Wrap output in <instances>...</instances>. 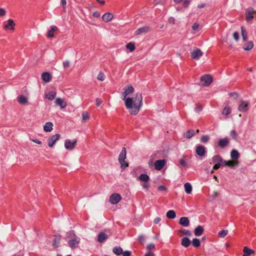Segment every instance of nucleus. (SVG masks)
Segmentation results:
<instances>
[{
    "label": "nucleus",
    "instance_id": "obj_61",
    "mask_svg": "<svg viewBox=\"0 0 256 256\" xmlns=\"http://www.w3.org/2000/svg\"><path fill=\"white\" fill-rule=\"evenodd\" d=\"M122 256H130L131 252L128 250H126L122 252Z\"/></svg>",
    "mask_w": 256,
    "mask_h": 256
},
{
    "label": "nucleus",
    "instance_id": "obj_31",
    "mask_svg": "<svg viewBox=\"0 0 256 256\" xmlns=\"http://www.w3.org/2000/svg\"><path fill=\"white\" fill-rule=\"evenodd\" d=\"M184 190L186 194H190L192 192V186L189 182H186L184 185Z\"/></svg>",
    "mask_w": 256,
    "mask_h": 256
},
{
    "label": "nucleus",
    "instance_id": "obj_29",
    "mask_svg": "<svg viewBox=\"0 0 256 256\" xmlns=\"http://www.w3.org/2000/svg\"><path fill=\"white\" fill-rule=\"evenodd\" d=\"M254 46L253 42L252 41H249L248 42H246L244 46V49L245 50L248 51L250 50Z\"/></svg>",
    "mask_w": 256,
    "mask_h": 256
},
{
    "label": "nucleus",
    "instance_id": "obj_60",
    "mask_svg": "<svg viewBox=\"0 0 256 256\" xmlns=\"http://www.w3.org/2000/svg\"><path fill=\"white\" fill-rule=\"evenodd\" d=\"M230 135L234 138H236L237 136V134L236 130H232L230 132Z\"/></svg>",
    "mask_w": 256,
    "mask_h": 256
},
{
    "label": "nucleus",
    "instance_id": "obj_48",
    "mask_svg": "<svg viewBox=\"0 0 256 256\" xmlns=\"http://www.w3.org/2000/svg\"><path fill=\"white\" fill-rule=\"evenodd\" d=\"M60 4L62 7L63 11L64 12H65L66 11V0H61Z\"/></svg>",
    "mask_w": 256,
    "mask_h": 256
},
{
    "label": "nucleus",
    "instance_id": "obj_42",
    "mask_svg": "<svg viewBox=\"0 0 256 256\" xmlns=\"http://www.w3.org/2000/svg\"><path fill=\"white\" fill-rule=\"evenodd\" d=\"M76 236H77L75 234L74 230H70L66 233V237L70 239Z\"/></svg>",
    "mask_w": 256,
    "mask_h": 256
},
{
    "label": "nucleus",
    "instance_id": "obj_56",
    "mask_svg": "<svg viewBox=\"0 0 256 256\" xmlns=\"http://www.w3.org/2000/svg\"><path fill=\"white\" fill-rule=\"evenodd\" d=\"M233 38L236 42L238 40H239V34L237 32H235L233 34Z\"/></svg>",
    "mask_w": 256,
    "mask_h": 256
},
{
    "label": "nucleus",
    "instance_id": "obj_43",
    "mask_svg": "<svg viewBox=\"0 0 256 256\" xmlns=\"http://www.w3.org/2000/svg\"><path fill=\"white\" fill-rule=\"evenodd\" d=\"M228 234V230H222L218 232V236L220 238H224Z\"/></svg>",
    "mask_w": 256,
    "mask_h": 256
},
{
    "label": "nucleus",
    "instance_id": "obj_32",
    "mask_svg": "<svg viewBox=\"0 0 256 256\" xmlns=\"http://www.w3.org/2000/svg\"><path fill=\"white\" fill-rule=\"evenodd\" d=\"M241 33L243 41H246L248 39V32L243 26H241Z\"/></svg>",
    "mask_w": 256,
    "mask_h": 256
},
{
    "label": "nucleus",
    "instance_id": "obj_22",
    "mask_svg": "<svg viewBox=\"0 0 256 256\" xmlns=\"http://www.w3.org/2000/svg\"><path fill=\"white\" fill-rule=\"evenodd\" d=\"M46 98L50 100H53L56 96V92L54 90H51L45 94Z\"/></svg>",
    "mask_w": 256,
    "mask_h": 256
},
{
    "label": "nucleus",
    "instance_id": "obj_38",
    "mask_svg": "<svg viewBox=\"0 0 256 256\" xmlns=\"http://www.w3.org/2000/svg\"><path fill=\"white\" fill-rule=\"evenodd\" d=\"M191 244L194 248H198L200 246V242L198 238H194L191 241Z\"/></svg>",
    "mask_w": 256,
    "mask_h": 256
},
{
    "label": "nucleus",
    "instance_id": "obj_26",
    "mask_svg": "<svg viewBox=\"0 0 256 256\" xmlns=\"http://www.w3.org/2000/svg\"><path fill=\"white\" fill-rule=\"evenodd\" d=\"M244 254L242 256H248L251 254L254 253V250L248 248L246 246H244L243 250Z\"/></svg>",
    "mask_w": 256,
    "mask_h": 256
},
{
    "label": "nucleus",
    "instance_id": "obj_20",
    "mask_svg": "<svg viewBox=\"0 0 256 256\" xmlns=\"http://www.w3.org/2000/svg\"><path fill=\"white\" fill-rule=\"evenodd\" d=\"M113 18V15L112 13L107 12L103 14L102 19L105 22H108L110 21Z\"/></svg>",
    "mask_w": 256,
    "mask_h": 256
},
{
    "label": "nucleus",
    "instance_id": "obj_39",
    "mask_svg": "<svg viewBox=\"0 0 256 256\" xmlns=\"http://www.w3.org/2000/svg\"><path fill=\"white\" fill-rule=\"evenodd\" d=\"M184 136L187 138H190L195 135L194 130H188L185 134Z\"/></svg>",
    "mask_w": 256,
    "mask_h": 256
},
{
    "label": "nucleus",
    "instance_id": "obj_35",
    "mask_svg": "<svg viewBox=\"0 0 256 256\" xmlns=\"http://www.w3.org/2000/svg\"><path fill=\"white\" fill-rule=\"evenodd\" d=\"M112 252L116 255H120L122 254L123 250L120 246H115L112 249Z\"/></svg>",
    "mask_w": 256,
    "mask_h": 256
},
{
    "label": "nucleus",
    "instance_id": "obj_25",
    "mask_svg": "<svg viewBox=\"0 0 256 256\" xmlns=\"http://www.w3.org/2000/svg\"><path fill=\"white\" fill-rule=\"evenodd\" d=\"M53 129V124L51 122H47L44 126V130L46 132H50Z\"/></svg>",
    "mask_w": 256,
    "mask_h": 256
},
{
    "label": "nucleus",
    "instance_id": "obj_40",
    "mask_svg": "<svg viewBox=\"0 0 256 256\" xmlns=\"http://www.w3.org/2000/svg\"><path fill=\"white\" fill-rule=\"evenodd\" d=\"M18 101L22 104H24L28 102L27 98L24 96H20L18 98Z\"/></svg>",
    "mask_w": 256,
    "mask_h": 256
},
{
    "label": "nucleus",
    "instance_id": "obj_14",
    "mask_svg": "<svg viewBox=\"0 0 256 256\" xmlns=\"http://www.w3.org/2000/svg\"><path fill=\"white\" fill-rule=\"evenodd\" d=\"M238 162H232L231 160L226 161L222 159V162H220L221 166H229L231 168H233L234 165H238Z\"/></svg>",
    "mask_w": 256,
    "mask_h": 256
},
{
    "label": "nucleus",
    "instance_id": "obj_46",
    "mask_svg": "<svg viewBox=\"0 0 256 256\" xmlns=\"http://www.w3.org/2000/svg\"><path fill=\"white\" fill-rule=\"evenodd\" d=\"M180 232L182 233L184 235H186L188 236H190L192 235L191 232L187 230L182 229L180 230Z\"/></svg>",
    "mask_w": 256,
    "mask_h": 256
},
{
    "label": "nucleus",
    "instance_id": "obj_11",
    "mask_svg": "<svg viewBox=\"0 0 256 256\" xmlns=\"http://www.w3.org/2000/svg\"><path fill=\"white\" fill-rule=\"evenodd\" d=\"M150 30V28L148 26H144L143 27L140 28L135 31L134 35L138 36L144 34H146Z\"/></svg>",
    "mask_w": 256,
    "mask_h": 256
},
{
    "label": "nucleus",
    "instance_id": "obj_27",
    "mask_svg": "<svg viewBox=\"0 0 256 256\" xmlns=\"http://www.w3.org/2000/svg\"><path fill=\"white\" fill-rule=\"evenodd\" d=\"M57 30L56 26H51L50 30L48 32L47 36L48 38H52L54 36V32Z\"/></svg>",
    "mask_w": 256,
    "mask_h": 256
},
{
    "label": "nucleus",
    "instance_id": "obj_33",
    "mask_svg": "<svg viewBox=\"0 0 256 256\" xmlns=\"http://www.w3.org/2000/svg\"><path fill=\"white\" fill-rule=\"evenodd\" d=\"M232 110L230 106H226L222 110V114L225 116H228L231 113Z\"/></svg>",
    "mask_w": 256,
    "mask_h": 256
},
{
    "label": "nucleus",
    "instance_id": "obj_57",
    "mask_svg": "<svg viewBox=\"0 0 256 256\" xmlns=\"http://www.w3.org/2000/svg\"><path fill=\"white\" fill-rule=\"evenodd\" d=\"M190 2V0H184L182 6L184 8H187Z\"/></svg>",
    "mask_w": 256,
    "mask_h": 256
},
{
    "label": "nucleus",
    "instance_id": "obj_17",
    "mask_svg": "<svg viewBox=\"0 0 256 256\" xmlns=\"http://www.w3.org/2000/svg\"><path fill=\"white\" fill-rule=\"evenodd\" d=\"M15 23L12 19H8V23L4 26V28L6 30H14Z\"/></svg>",
    "mask_w": 256,
    "mask_h": 256
},
{
    "label": "nucleus",
    "instance_id": "obj_59",
    "mask_svg": "<svg viewBox=\"0 0 256 256\" xmlns=\"http://www.w3.org/2000/svg\"><path fill=\"white\" fill-rule=\"evenodd\" d=\"M180 164L182 166L185 167L186 166V162L185 160L183 158H181L180 160Z\"/></svg>",
    "mask_w": 256,
    "mask_h": 256
},
{
    "label": "nucleus",
    "instance_id": "obj_2",
    "mask_svg": "<svg viewBox=\"0 0 256 256\" xmlns=\"http://www.w3.org/2000/svg\"><path fill=\"white\" fill-rule=\"evenodd\" d=\"M126 152L124 147L122 148V150L118 156V161L120 164V168L122 170H124L128 166V164L125 161L126 158Z\"/></svg>",
    "mask_w": 256,
    "mask_h": 256
},
{
    "label": "nucleus",
    "instance_id": "obj_51",
    "mask_svg": "<svg viewBox=\"0 0 256 256\" xmlns=\"http://www.w3.org/2000/svg\"><path fill=\"white\" fill-rule=\"evenodd\" d=\"M154 248L155 245L152 243L149 244L146 246V249L148 250V252H150V250L154 249Z\"/></svg>",
    "mask_w": 256,
    "mask_h": 256
},
{
    "label": "nucleus",
    "instance_id": "obj_58",
    "mask_svg": "<svg viewBox=\"0 0 256 256\" xmlns=\"http://www.w3.org/2000/svg\"><path fill=\"white\" fill-rule=\"evenodd\" d=\"M63 66L64 68H68L70 66V62L68 60H66L63 62Z\"/></svg>",
    "mask_w": 256,
    "mask_h": 256
},
{
    "label": "nucleus",
    "instance_id": "obj_21",
    "mask_svg": "<svg viewBox=\"0 0 256 256\" xmlns=\"http://www.w3.org/2000/svg\"><path fill=\"white\" fill-rule=\"evenodd\" d=\"M191 244V241L188 237H184L181 240V244L184 248L188 247Z\"/></svg>",
    "mask_w": 256,
    "mask_h": 256
},
{
    "label": "nucleus",
    "instance_id": "obj_9",
    "mask_svg": "<svg viewBox=\"0 0 256 256\" xmlns=\"http://www.w3.org/2000/svg\"><path fill=\"white\" fill-rule=\"evenodd\" d=\"M76 142V140L72 141L70 140H66L64 142V147L68 150H72L74 148Z\"/></svg>",
    "mask_w": 256,
    "mask_h": 256
},
{
    "label": "nucleus",
    "instance_id": "obj_45",
    "mask_svg": "<svg viewBox=\"0 0 256 256\" xmlns=\"http://www.w3.org/2000/svg\"><path fill=\"white\" fill-rule=\"evenodd\" d=\"M210 139V137L208 135L202 136L201 137L200 141L203 143H206Z\"/></svg>",
    "mask_w": 256,
    "mask_h": 256
},
{
    "label": "nucleus",
    "instance_id": "obj_62",
    "mask_svg": "<svg viewBox=\"0 0 256 256\" xmlns=\"http://www.w3.org/2000/svg\"><path fill=\"white\" fill-rule=\"evenodd\" d=\"M198 26H199V24H198L194 23L192 26V29L194 30H196L198 28Z\"/></svg>",
    "mask_w": 256,
    "mask_h": 256
},
{
    "label": "nucleus",
    "instance_id": "obj_41",
    "mask_svg": "<svg viewBox=\"0 0 256 256\" xmlns=\"http://www.w3.org/2000/svg\"><path fill=\"white\" fill-rule=\"evenodd\" d=\"M126 48L127 49L129 50L130 52H133L135 48H136V47H135V46H134V44L133 43V42H130L129 43H128L126 45Z\"/></svg>",
    "mask_w": 256,
    "mask_h": 256
},
{
    "label": "nucleus",
    "instance_id": "obj_44",
    "mask_svg": "<svg viewBox=\"0 0 256 256\" xmlns=\"http://www.w3.org/2000/svg\"><path fill=\"white\" fill-rule=\"evenodd\" d=\"M104 78L105 76L104 74L102 72H100L97 76V79L100 81H103L104 80Z\"/></svg>",
    "mask_w": 256,
    "mask_h": 256
},
{
    "label": "nucleus",
    "instance_id": "obj_4",
    "mask_svg": "<svg viewBox=\"0 0 256 256\" xmlns=\"http://www.w3.org/2000/svg\"><path fill=\"white\" fill-rule=\"evenodd\" d=\"M212 82V78L210 74H204L200 78L202 85L204 86H209Z\"/></svg>",
    "mask_w": 256,
    "mask_h": 256
},
{
    "label": "nucleus",
    "instance_id": "obj_34",
    "mask_svg": "<svg viewBox=\"0 0 256 256\" xmlns=\"http://www.w3.org/2000/svg\"><path fill=\"white\" fill-rule=\"evenodd\" d=\"M138 178L140 180L144 182H148L150 180L149 176L146 174H140Z\"/></svg>",
    "mask_w": 256,
    "mask_h": 256
},
{
    "label": "nucleus",
    "instance_id": "obj_12",
    "mask_svg": "<svg viewBox=\"0 0 256 256\" xmlns=\"http://www.w3.org/2000/svg\"><path fill=\"white\" fill-rule=\"evenodd\" d=\"M166 162V160L164 159L156 160L154 164L155 168L156 170H162V168L164 166Z\"/></svg>",
    "mask_w": 256,
    "mask_h": 256
},
{
    "label": "nucleus",
    "instance_id": "obj_50",
    "mask_svg": "<svg viewBox=\"0 0 256 256\" xmlns=\"http://www.w3.org/2000/svg\"><path fill=\"white\" fill-rule=\"evenodd\" d=\"M166 0H154V5H157L158 4H163L165 2Z\"/></svg>",
    "mask_w": 256,
    "mask_h": 256
},
{
    "label": "nucleus",
    "instance_id": "obj_15",
    "mask_svg": "<svg viewBox=\"0 0 256 256\" xmlns=\"http://www.w3.org/2000/svg\"><path fill=\"white\" fill-rule=\"evenodd\" d=\"M55 104L56 106H60L61 109H64L67 106L66 102L60 98H58L56 100Z\"/></svg>",
    "mask_w": 256,
    "mask_h": 256
},
{
    "label": "nucleus",
    "instance_id": "obj_10",
    "mask_svg": "<svg viewBox=\"0 0 256 256\" xmlns=\"http://www.w3.org/2000/svg\"><path fill=\"white\" fill-rule=\"evenodd\" d=\"M80 238L78 236H76L74 238H73L70 239L68 241V244L70 248H76L78 246V244L80 243Z\"/></svg>",
    "mask_w": 256,
    "mask_h": 256
},
{
    "label": "nucleus",
    "instance_id": "obj_64",
    "mask_svg": "<svg viewBox=\"0 0 256 256\" xmlns=\"http://www.w3.org/2000/svg\"><path fill=\"white\" fill-rule=\"evenodd\" d=\"M221 166L220 164H216L213 166V170H216Z\"/></svg>",
    "mask_w": 256,
    "mask_h": 256
},
{
    "label": "nucleus",
    "instance_id": "obj_28",
    "mask_svg": "<svg viewBox=\"0 0 256 256\" xmlns=\"http://www.w3.org/2000/svg\"><path fill=\"white\" fill-rule=\"evenodd\" d=\"M240 155L238 151L236 150H232L230 152V157L233 160H237L239 158Z\"/></svg>",
    "mask_w": 256,
    "mask_h": 256
},
{
    "label": "nucleus",
    "instance_id": "obj_23",
    "mask_svg": "<svg viewBox=\"0 0 256 256\" xmlns=\"http://www.w3.org/2000/svg\"><path fill=\"white\" fill-rule=\"evenodd\" d=\"M42 78L44 82H48L50 80L52 76L49 72H44L42 74Z\"/></svg>",
    "mask_w": 256,
    "mask_h": 256
},
{
    "label": "nucleus",
    "instance_id": "obj_18",
    "mask_svg": "<svg viewBox=\"0 0 256 256\" xmlns=\"http://www.w3.org/2000/svg\"><path fill=\"white\" fill-rule=\"evenodd\" d=\"M179 224L184 227H188L190 225V220L188 217H182L179 220Z\"/></svg>",
    "mask_w": 256,
    "mask_h": 256
},
{
    "label": "nucleus",
    "instance_id": "obj_55",
    "mask_svg": "<svg viewBox=\"0 0 256 256\" xmlns=\"http://www.w3.org/2000/svg\"><path fill=\"white\" fill-rule=\"evenodd\" d=\"M229 95L231 97H232L234 99H236V100L237 99L238 96V93H236V92H230L229 94Z\"/></svg>",
    "mask_w": 256,
    "mask_h": 256
},
{
    "label": "nucleus",
    "instance_id": "obj_37",
    "mask_svg": "<svg viewBox=\"0 0 256 256\" xmlns=\"http://www.w3.org/2000/svg\"><path fill=\"white\" fill-rule=\"evenodd\" d=\"M166 217L170 219L174 218L176 217V212L173 210H168L166 214Z\"/></svg>",
    "mask_w": 256,
    "mask_h": 256
},
{
    "label": "nucleus",
    "instance_id": "obj_52",
    "mask_svg": "<svg viewBox=\"0 0 256 256\" xmlns=\"http://www.w3.org/2000/svg\"><path fill=\"white\" fill-rule=\"evenodd\" d=\"M138 240L140 243L143 244L144 242V237L142 235H140L138 237Z\"/></svg>",
    "mask_w": 256,
    "mask_h": 256
},
{
    "label": "nucleus",
    "instance_id": "obj_7",
    "mask_svg": "<svg viewBox=\"0 0 256 256\" xmlns=\"http://www.w3.org/2000/svg\"><path fill=\"white\" fill-rule=\"evenodd\" d=\"M60 138V134H56L50 137L48 140V146L50 148L53 147L56 142Z\"/></svg>",
    "mask_w": 256,
    "mask_h": 256
},
{
    "label": "nucleus",
    "instance_id": "obj_19",
    "mask_svg": "<svg viewBox=\"0 0 256 256\" xmlns=\"http://www.w3.org/2000/svg\"><path fill=\"white\" fill-rule=\"evenodd\" d=\"M108 238V236L106 234L100 232L98 235V241L100 243L103 242L107 240Z\"/></svg>",
    "mask_w": 256,
    "mask_h": 256
},
{
    "label": "nucleus",
    "instance_id": "obj_54",
    "mask_svg": "<svg viewBox=\"0 0 256 256\" xmlns=\"http://www.w3.org/2000/svg\"><path fill=\"white\" fill-rule=\"evenodd\" d=\"M141 185L144 189H148L150 186V184L148 182H144V183L142 184Z\"/></svg>",
    "mask_w": 256,
    "mask_h": 256
},
{
    "label": "nucleus",
    "instance_id": "obj_8",
    "mask_svg": "<svg viewBox=\"0 0 256 256\" xmlns=\"http://www.w3.org/2000/svg\"><path fill=\"white\" fill-rule=\"evenodd\" d=\"M202 55V52L200 49L194 48L191 53V57L194 60H198Z\"/></svg>",
    "mask_w": 256,
    "mask_h": 256
},
{
    "label": "nucleus",
    "instance_id": "obj_36",
    "mask_svg": "<svg viewBox=\"0 0 256 256\" xmlns=\"http://www.w3.org/2000/svg\"><path fill=\"white\" fill-rule=\"evenodd\" d=\"M222 158L219 155H215L212 158V161L213 163L216 164H220L222 162Z\"/></svg>",
    "mask_w": 256,
    "mask_h": 256
},
{
    "label": "nucleus",
    "instance_id": "obj_30",
    "mask_svg": "<svg viewBox=\"0 0 256 256\" xmlns=\"http://www.w3.org/2000/svg\"><path fill=\"white\" fill-rule=\"evenodd\" d=\"M60 236H55L53 242V246L54 248H58L60 246Z\"/></svg>",
    "mask_w": 256,
    "mask_h": 256
},
{
    "label": "nucleus",
    "instance_id": "obj_3",
    "mask_svg": "<svg viewBox=\"0 0 256 256\" xmlns=\"http://www.w3.org/2000/svg\"><path fill=\"white\" fill-rule=\"evenodd\" d=\"M250 104L248 101L240 100L238 106V110L241 112H247L249 109Z\"/></svg>",
    "mask_w": 256,
    "mask_h": 256
},
{
    "label": "nucleus",
    "instance_id": "obj_13",
    "mask_svg": "<svg viewBox=\"0 0 256 256\" xmlns=\"http://www.w3.org/2000/svg\"><path fill=\"white\" fill-rule=\"evenodd\" d=\"M196 154L201 156H204L206 153V148L201 145L196 146Z\"/></svg>",
    "mask_w": 256,
    "mask_h": 256
},
{
    "label": "nucleus",
    "instance_id": "obj_47",
    "mask_svg": "<svg viewBox=\"0 0 256 256\" xmlns=\"http://www.w3.org/2000/svg\"><path fill=\"white\" fill-rule=\"evenodd\" d=\"M202 108L201 105L196 104V106L194 108V110L196 112H200L202 110Z\"/></svg>",
    "mask_w": 256,
    "mask_h": 256
},
{
    "label": "nucleus",
    "instance_id": "obj_63",
    "mask_svg": "<svg viewBox=\"0 0 256 256\" xmlns=\"http://www.w3.org/2000/svg\"><path fill=\"white\" fill-rule=\"evenodd\" d=\"M100 12H95L92 14L93 16L95 18H98L100 16Z\"/></svg>",
    "mask_w": 256,
    "mask_h": 256
},
{
    "label": "nucleus",
    "instance_id": "obj_1",
    "mask_svg": "<svg viewBox=\"0 0 256 256\" xmlns=\"http://www.w3.org/2000/svg\"><path fill=\"white\" fill-rule=\"evenodd\" d=\"M134 91L132 86H128L124 88V91L122 94V100L125 101V105L128 109L130 110L132 114H136L142 106V97L140 92L136 94L134 98L126 96Z\"/></svg>",
    "mask_w": 256,
    "mask_h": 256
},
{
    "label": "nucleus",
    "instance_id": "obj_6",
    "mask_svg": "<svg viewBox=\"0 0 256 256\" xmlns=\"http://www.w3.org/2000/svg\"><path fill=\"white\" fill-rule=\"evenodd\" d=\"M121 198V196L120 194L114 193L110 196L109 202L112 204H116L120 200Z\"/></svg>",
    "mask_w": 256,
    "mask_h": 256
},
{
    "label": "nucleus",
    "instance_id": "obj_49",
    "mask_svg": "<svg viewBox=\"0 0 256 256\" xmlns=\"http://www.w3.org/2000/svg\"><path fill=\"white\" fill-rule=\"evenodd\" d=\"M82 120H86L89 118V115L87 112H84L82 114Z\"/></svg>",
    "mask_w": 256,
    "mask_h": 256
},
{
    "label": "nucleus",
    "instance_id": "obj_5",
    "mask_svg": "<svg viewBox=\"0 0 256 256\" xmlns=\"http://www.w3.org/2000/svg\"><path fill=\"white\" fill-rule=\"evenodd\" d=\"M256 11L252 8H248L246 10V22H250L254 18V14Z\"/></svg>",
    "mask_w": 256,
    "mask_h": 256
},
{
    "label": "nucleus",
    "instance_id": "obj_24",
    "mask_svg": "<svg viewBox=\"0 0 256 256\" xmlns=\"http://www.w3.org/2000/svg\"><path fill=\"white\" fill-rule=\"evenodd\" d=\"M204 228L201 226H198L194 230V235L197 236H201L204 232Z\"/></svg>",
    "mask_w": 256,
    "mask_h": 256
},
{
    "label": "nucleus",
    "instance_id": "obj_53",
    "mask_svg": "<svg viewBox=\"0 0 256 256\" xmlns=\"http://www.w3.org/2000/svg\"><path fill=\"white\" fill-rule=\"evenodd\" d=\"M6 10L4 8H0V17H3L6 14Z\"/></svg>",
    "mask_w": 256,
    "mask_h": 256
},
{
    "label": "nucleus",
    "instance_id": "obj_16",
    "mask_svg": "<svg viewBox=\"0 0 256 256\" xmlns=\"http://www.w3.org/2000/svg\"><path fill=\"white\" fill-rule=\"evenodd\" d=\"M229 144L228 140L227 138L220 139L218 142V146L222 148H224L228 146Z\"/></svg>",
    "mask_w": 256,
    "mask_h": 256
}]
</instances>
